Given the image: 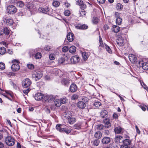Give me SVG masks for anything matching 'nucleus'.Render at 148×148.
Listing matches in <instances>:
<instances>
[{
  "label": "nucleus",
  "mask_w": 148,
  "mask_h": 148,
  "mask_svg": "<svg viewBox=\"0 0 148 148\" xmlns=\"http://www.w3.org/2000/svg\"><path fill=\"white\" fill-rule=\"evenodd\" d=\"M56 129L61 132H65L67 134H69L71 132V130L67 128V126L64 125L57 124L56 126Z\"/></svg>",
  "instance_id": "1"
},
{
  "label": "nucleus",
  "mask_w": 148,
  "mask_h": 148,
  "mask_svg": "<svg viewBox=\"0 0 148 148\" xmlns=\"http://www.w3.org/2000/svg\"><path fill=\"white\" fill-rule=\"evenodd\" d=\"M13 64L11 66L12 70L13 71H18L20 68L19 65V62L18 60H14L12 61Z\"/></svg>",
  "instance_id": "2"
},
{
  "label": "nucleus",
  "mask_w": 148,
  "mask_h": 148,
  "mask_svg": "<svg viewBox=\"0 0 148 148\" xmlns=\"http://www.w3.org/2000/svg\"><path fill=\"white\" fill-rule=\"evenodd\" d=\"M5 143L10 146H13L15 143V140L10 136H8L5 138Z\"/></svg>",
  "instance_id": "3"
},
{
  "label": "nucleus",
  "mask_w": 148,
  "mask_h": 148,
  "mask_svg": "<svg viewBox=\"0 0 148 148\" xmlns=\"http://www.w3.org/2000/svg\"><path fill=\"white\" fill-rule=\"evenodd\" d=\"M43 75L42 72L39 71H35L32 74V77L34 78L36 80H38L40 79Z\"/></svg>",
  "instance_id": "4"
},
{
  "label": "nucleus",
  "mask_w": 148,
  "mask_h": 148,
  "mask_svg": "<svg viewBox=\"0 0 148 148\" xmlns=\"http://www.w3.org/2000/svg\"><path fill=\"white\" fill-rule=\"evenodd\" d=\"M7 12L10 14H13L17 12L16 7L12 5H10L7 7Z\"/></svg>",
  "instance_id": "5"
},
{
  "label": "nucleus",
  "mask_w": 148,
  "mask_h": 148,
  "mask_svg": "<svg viewBox=\"0 0 148 148\" xmlns=\"http://www.w3.org/2000/svg\"><path fill=\"white\" fill-rule=\"evenodd\" d=\"M32 84L31 81L28 78H26L22 81V85L24 88H27L29 87Z\"/></svg>",
  "instance_id": "6"
},
{
  "label": "nucleus",
  "mask_w": 148,
  "mask_h": 148,
  "mask_svg": "<svg viewBox=\"0 0 148 148\" xmlns=\"http://www.w3.org/2000/svg\"><path fill=\"white\" fill-rule=\"evenodd\" d=\"M138 66L139 67H142L144 70H148V63L144 62L143 61H140L138 62Z\"/></svg>",
  "instance_id": "7"
},
{
  "label": "nucleus",
  "mask_w": 148,
  "mask_h": 148,
  "mask_svg": "<svg viewBox=\"0 0 148 148\" xmlns=\"http://www.w3.org/2000/svg\"><path fill=\"white\" fill-rule=\"evenodd\" d=\"M25 5L30 11H32L35 10V7L34 6V4L32 2H26L25 3Z\"/></svg>",
  "instance_id": "8"
},
{
  "label": "nucleus",
  "mask_w": 148,
  "mask_h": 148,
  "mask_svg": "<svg viewBox=\"0 0 148 148\" xmlns=\"http://www.w3.org/2000/svg\"><path fill=\"white\" fill-rule=\"evenodd\" d=\"M70 79L67 77L63 78L61 82L62 84L64 86H68L70 84Z\"/></svg>",
  "instance_id": "9"
},
{
  "label": "nucleus",
  "mask_w": 148,
  "mask_h": 148,
  "mask_svg": "<svg viewBox=\"0 0 148 148\" xmlns=\"http://www.w3.org/2000/svg\"><path fill=\"white\" fill-rule=\"evenodd\" d=\"M80 60V58L79 56H73L70 59V60L72 63L76 64Z\"/></svg>",
  "instance_id": "10"
},
{
  "label": "nucleus",
  "mask_w": 148,
  "mask_h": 148,
  "mask_svg": "<svg viewBox=\"0 0 148 148\" xmlns=\"http://www.w3.org/2000/svg\"><path fill=\"white\" fill-rule=\"evenodd\" d=\"M129 58L130 61L132 63H134L137 61V57L135 55L133 54L129 55Z\"/></svg>",
  "instance_id": "11"
},
{
  "label": "nucleus",
  "mask_w": 148,
  "mask_h": 148,
  "mask_svg": "<svg viewBox=\"0 0 148 148\" xmlns=\"http://www.w3.org/2000/svg\"><path fill=\"white\" fill-rule=\"evenodd\" d=\"M116 42L117 44L120 46H123L124 45V41L122 36L119 37Z\"/></svg>",
  "instance_id": "12"
},
{
  "label": "nucleus",
  "mask_w": 148,
  "mask_h": 148,
  "mask_svg": "<svg viewBox=\"0 0 148 148\" xmlns=\"http://www.w3.org/2000/svg\"><path fill=\"white\" fill-rule=\"evenodd\" d=\"M54 98V97L52 95H47L45 97L44 96V99L45 101L50 102L51 101L53 100Z\"/></svg>",
  "instance_id": "13"
},
{
  "label": "nucleus",
  "mask_w": 148,
  "mask_h": 148,
  "mask_svg": "<svg viewBox=\"0 0 148 148\" xmlns=\"http://www.w3.org/2000/svg\"><path fill=\"white\" fill-rule=\"evenodd\" d=\"M103 123L104 124V127L106 128H109L111 127V124L110 122V119L106 118L103 120Z\"/></svg>",
  "instance_id": "14"
},
{
  "label": "nucleus",
  "mask_w": 148,
  "mask_h": 148,
  "mask_svg": "<svg viewBox=\"0 0 148 148\" xmlns=\"http://www.w3.org/2000/svg\"><path fill=\"white\" fill-rule=\"evenodd\" d=\"M44 97V95L41 93H37L34 96L35 99L38 101L42 99Z\"/></svg>",
  "instance_id": "15"
},
{
  "label": "nucleus",
  "mask_w": 148,
  "mask_h": 148,
  "mask_svg": "<svg viewBox=\"0 0 148 148\" xmlns=\"http://www.w3.org/2000/svg\"><path fill=\"white\" fill-rule=\"evenodd\" d=\"M110 141L111 139L110 138L105 136L102 139L101 142L103 144H107L110 143Z\"/></svg>",
  "instance_id": "16"
},
{
  "label": "nucleus",
  "mask_w": 148,
  "mask_h": 148,
  "mask_svg": "<svg viewBox=\"0 0 148 148\" xmlns=\"http://www.w3.org/2000/svg\"><path fill=\"white\" fill-rule=\"evenodd\" d=\"M3 21L7 25H12L14 23L13 20L10 18H5L3 19Z\"/></svg>",
  "instance_id": "17"
},
{
  "label": "nucleus",
  "mask_w": 148,
  "mask_h": 148,
  "mask_svg": "<svg viewBox=\"0 0 148 148\" xmlns=\"http://www.w3.org/2000/svg\"><path fill=\"white\" fill-rule=\"evenodd\" d=\"M67 40L69 42L72 41L74 38V36L73 34L71 33H68L66 36Z\"/></svg>",
  "instance_id": "18"
},
{
  "label": "nucleus",
  "mask_w": 148,
  "mask_h": 148,
  "mask_svg": "<svg viewBox=\"0 0 148 148\" xmlns=\"http://www.w3.org/2000/svg\"><path fill=\"white\" fill-rule=\"evenodd\" d=\"M38 11L40 12L45 14H47L49 11V9L48 8H44L42 7L39 8H38Z\"/></svg>",
  "instance_id": "19"
},
{
  "label": "nucleus",
  "mask_w": 148,
  "mask_h": 148,
  "mask_svg": "<svg viewBox=\"0 0 148 148\" xmlns=\"http://www.w3.org/2000/svg\"><path fill=\"white\" fill-rule=\"evenodd\" d=\"M86 104L83 101H79L77 103V106L80 108L83 109L86 107Z\"/></svg>",
  "instance_id": "20"
},
{
  "label": "nucleus",
  "mask_w": 148,
  "mask_h": 148,
  "mask_svg": "<svg viewBox=\"0 0 148 148\" xmlns=\"http://www.w3.org/2000/svg\"><path fill=\"white\" fill-rule=\"evenodd\" d=\"M70 89L71 92H75L77 89V87L76 85L74 84H72L70 86Z\"/></svg>",
  "instance_id": "21"
},
{
  "label": "nucleus",
  "mask_w": 148,
  "mask_h": 148,
  "mask_svg": "<svg viewBox=\"0 0 148 148\" xmlns=\"http://www.w3.org/2000/svg\"><path fill=\"white\" fill-rule=\"evenodd\" d=\"M115 141L116 143H120L123 142V137L120 136H117L115 138Z\"/></svg>",
  "instance_id": "22"
},
{
  "label": "nucleus",
  "mask_w": 148,
  "mask_h": 148,
  "mask_svg": "<svg viewBox=\"0 0 148 148\" xmlns=\"http://www.w3.org/2000/svg\"><path fill=\"white\" fill-rule=\"evenodd\" d=\"M77 2V4L80 5L81 8L85 9L86 8V5L84 3L83 1L81 0H78Z\"/></svg>",
  "instance_id": "23"
},
{
  "label": "nucleus",
  "mask_w": 148,
  "mask_h": 148,
  "mask_svg": "<svg viewBox=\"0 0 148 148\" xmlns=\"http://www.w3.org/2000/svg\"><path fill=\"white\" fill-rule=\"evenodd\" d=\"M76 27L77 29H85L88 28V26L85 24L78 25Z\"/></svg>",
  "instance_id": "24"
},
{
  "label": "nucleus",
  "mask_w": 148,
  "mask_h": 148,
  "mask_svg": "<svg viewBox=\"0 0 148 148\" xmlns=\"http://www.w3.org/2000/svg\"><path fill=\"white\" fill-rule=\"evenodd\" d=\"M120 30V27L116 25H113L112 28V31L115 33L118 32Z\"/></svg>",
  "instance_id": "25"
},
{
  "label": "nucleus",
  "mask_w": 148,
  "mask_h": 148,
  "mask_svg": "<svg viewBox=\"0 0 148 148\" xmlns=\"http://www.w3.org/2000/svg\"><path fill=\"white\" fill-rule=\"evenodd\" d=\"M102 134L100 131H97L94 134V137L98 139L102 137Z\"/></svg>",
  "instance_id": "26"
},
{
  "label": "nucleus",
  "mask_w": 148,
  "mask_h": 148,
  "mask_svg": "<svg viewBox=\"0 0 148 148\" xmlns=\"http://www.w3.org/2000/svg\"><path fill=\"white\" fill-rule=\"evenodd\" d=\"M68 120L69 123L70 124H73L76 122L75 118L72 116Z\"/></svg>",
  "instance_id": "27"
},
{
  "label": "nucleus",
  "mask_w": 148,
  "mask_h": 148,
  "mask_svg": "<svg viewBox=\"0 0 148 148\" xmlns=\"http://www.w3.org/2000/svg\"><path fill=\"white\" fill-rule=\"evenodd\" d=\"M108 114L107 111L105 110H102L100 113L101 116L102 118L105 117Z\"/></svg>",
  "instance_id": "28"
},
{
  "label": "nucleus",
  "mask_w": 148,
  "mask_h": 148,
  "mask_svg": "<svg viewBox=\"0 0 148 148\" xmlns=\"http://www.w3.org/2000/svg\"><path fill=\"white\" fill-rule=\"evenodd\" d=\"M123 145L128 146H129V145L131 143V140L128 139H125L124 140H123Z\"/></svg>",
  "instance_id": "29"
},
{
  "label": "nucleus",
  "mask_w": 148,
  "mask_h": 148,
  "mask_svg": "<svg viewBox=\"0 0 148 148\" xmlns=\"http://www.w3.org/2000/svg\"><path fill=\"white\" fill-rule=\"evenodd\" d=\"M64 117L68 119L72 116L71 113L69 112H65L64 114Z\"/></svg>",
  "instance_id": "30"
},
{
  "label": "nucleus",
  "mask_w": 148,
  "mask_h": 148,
  "mask_svg": "<svg viewBox=\"0 0 148 148\" xmlns=\"http://www.w3.org/2000/svg\"><path fill=\"white\" fill-rule=\"evenodd\" d=\"M55 105L57 107L60 106L61 105V103L60 100L56 99L54 101Z\"/></svg>",
  "instance_id": "31"
},
{
  "label": "nucleus",
  "mask_w": 148,
  "mask_h": 148,
  "mask_svg": "<svg viewBox=\"0 0 148 148\" xmlns=\"http://www.w3.org/2000/svg\"><path fill=\"white\" fill-rule=\"evenodd\" d=\"M82 56L83 59L85 60H87L89 57L88 53L85 52L82 53Z\"/></svg>",
  "instance_id": "32"
},
{
  "label": "nucleus",
  "mask_w": 148,
  "mask_h": 148,
  "mask_svg": "<svg viewBox=\"0 0 148 148\" xmlns=\"http://www.w3.org/2000/svg\"><path fill=\"white\" fill-rule=\"evenodd\" d=\"M122 131V128L120 127H118L114 129V131L116 133H120Z\"/></svg>",
  "instance_id": "33"
},
{
  "label": "nucleus",
  "mask_w": 148,
  "mask_h": 148,
  "mask_svg": "<svg viewBox=\"0 0 148 148\" xmlns=\"http://www.w3.org/2000/svg\"><path fill=\"white\" fill-rule=\"evenodd\" d=\"M76 50V47L73 46H71L69 49V52L71 53H75Z\"/></svg>",
  "instance_id": "34"
},
{
  "label": "nucleus",
  "mask_w": 148,
  "mask_h": 148,
  "mask_svg": "<svg viewBox=\"0 0 148 148\" xmlns=\"http://www.w3.org/2000/svg\"><path fill=\"white\" fill-rule=\"evenodd\" d=\"M6 52L5 48L3 47H1L0 48V54L1 55H3L5 54Z\"/></svg>",
  "instance_id": "35"
},
{
  "label": "nucleus",
  "mask_w": 148,
  "mask_h": 148,
  "mask_svg": "<svg viewBox=\"0 0 148 148\" xmlns=\"http://www.w3.org/2000/svg\"><path fill=\"white\" fill-rule=\"evenodd\" d=\"M92 143L93 145L97 146L100 143V141L98 139H97L92 141Z\"/></svg>",
  "instance_id": "36"
},
{
  "label": "nucleus",
  "mask_w": 148,
  "mask_h": 148,
  "mask_svg": "<svg viewBox=\"0 0 148 148\" xmlns=\"http://www.w3.org/2000/svg\"><path fill=\"white\" fill-rule=\"evenodd\" d=\"M17 5L21 8H22L24 5V3L22 1H17L16 3Z\"/></svg>",
  "instance_id": "37"
},
{
  "label": "nucleus",
  "mask_w": 148,
  "mask_h": 148,
  "mask_svg": "<svg viewBox=\"0 0 148 148\" xmlns=\"http://www.w3.org/2000/svg\"><path fill=\"white\" fill-rule=\"evenodd\" d=\"M92 22L93 24H96L99 22L98 18L96 17H93L92 19Z\"/></svg>",
  "instance_id": "38"
},
{
  "label": "nucleus",
  "mask_w": 148,
  "mask_h": 148,
  "mask_svg": "<svg viewBox=\"0 0 148 148\" xmlns=\"http://www.w3.org/2000/svg\"><path fill=\"white\" fill-rule=\"evenodd\" d=\"M123 6L120 3H118L117 4L116 8L117 10H121L123 8Z\"/></svg>",
  "instance_id": "39"
},
{
  "label": "nucleus",
  "mask_w": 148,
  "mask_h": 148,
  "mask_svg": "<svg viewBox=\"0 0 148 148\" xmlns=\"http://www.w3.org/2000/svg\"><path fill=\"white\" fill-rule=\"evenodd\" d=\"M3 30L4 34H5L6 35H8L9 34L10 32V31L8 28L6 27H3Z\"/></svg>",
  "instance_id": "40"
},
{
  "label": "nucleus",
  "mask_w": 148,
  "mask_h": 148,
  "mask_svg": "<svg viewBox=\"0 0 148 148\" xmlns=\"http://www.w3.org/2000/svg\"><path fill=\"white\" fill-rule=\"evenodd\" d=\"M42 57V55L40 53H37L35 56V58L36 59H40Z\"/></svg>",
  "instance_id": "41"
},
{
  "label": "nucleus",
  "mask_w": 148,
  "mask_h": 148,
  "mask_svg": "<svg viewBox=\"0 0 148 148\" xmlns=\"http://www.w3.org/2000/svg\"><path fill=\"white\" fill-rule=\"evenodd\" d=\"M61 103L64 104L66 103L67 101V99L65 97H63L60 99Z\"/></svg>",
  "instance_id": "42"
},
{
  "label": "nucleus",
  "mask_w": 148,
  "mask_h": 148,
  "mask_svg": "<svg viewBox=\"0 0 148 148\" xmlns=\"http://www.w3.org/2000/svg\"><path fill=\"white\" fill-rule=\"evenodd\" d=\"M53 5L56 7H57L59 6L60 3V2L58 1H54L52 3Z\"/></svg>",
  "instance_id": "43"
},
{
  "label": "nucleus",
  "mask_w": 148,
  "mask_h": 148,
  "mask_svg": "<svg viewBox=\"0 0 148 148\" xmlns=\"http://www.w3.org/2000/svg\"><path fill=\"white\" fill-rule=\"evenodd\" d=\"M122 21V18H118L116 19V23L117 24L120 25L121 24Z\"/></svg>",
  "instance_id": "44"
},
{
  "label": "nucleus",
  "mask_w": 148,
  "mask_h": 148,
  "mask_svg": "<svg viewBox=\"0 0 148 148\" xmlns=\"http://www.w3.org/2000/svg\"><path fill=\"white\" fill-rule=\"evenodd\" d=\"M99 47H104V45L103 43L102 38L101 37L99 36Z\"/></svg>",
  "instance_id": "45"
},
{
  "label": "nucleus",
  "mask_w": 148,
  "mask_h": 148,
  "mask_svg": "<svg viewBox=\"0 0 148 148\" xmlns=\"http://www.w3.org/2000/svg\"><path fill=\"white\" fill-rule=\"evenodd\" d=\"M84 9H82L81 10V11H80L79 12V14L81 16H84L86 14L85 11L84 10Z\"/></svg>",
  "instance_id": "46"
},
{
  "label": "nucleus",
  "mask_w": 148,
  "mask_h": 148,
  "mask_svg": "<svg viewBox=\"0 0 148 148\" xmlns=\"http://www.w3.org/2000/svg\"><path fill=\"white\" fill-rule=\"evenodd\" d=\"M105 48L106 51L110 53H112L111 49L110 47L107 45H106L105 44Z\"/></svg>",
  "instance_id": "47"
},
{
  "label": "nucleus",
  "mask_w": 148,
  "mask_h": 148,
  "mask_svg": "<svg viewBox=\"0 0 148 148\" xmlns=\"http://www.w3.org/2000/svg\"><path fill=\"white\" fill-rule=\"evenodd\" d=\"M103 127V125L101 124H99L97 126V128L98 130H102Z\"/></svg>",
  "instance_id": "48"
},
{
  "label": "nucleus",
  "mask_w": 148,
  "mask_h": 148,
  "mask_svg": "<svg viewBox=\"0 0 148 148\" xmlns=\"http://www.w3.org/2000/svg\"><path fill=\"white\" fill-rule=\"evenodd\" d=\"M65 61V59L64 58H59L58 60V62L59 64H61L63 63Z\"/></svg>",
  "instance_id": "49"
},
{
  "label": "nucleus",
  "mask_w": 148,
  "mask_h": 148,
  "mask_svg": "<svg viewBox=\"0 0 148 148\" xmlns=\"http://www.w3.org/2000/svg\"><path fill=\"white\" fill-rule=\"evenodd\" d=\"M94 105L96 107H99L101 106V103L99 101H95L94 103Z\"/></svg>",
  "instance_id": "50"
},
{
  "label": "nucleus",
  "mask_w": 148,
  "mask_h": 148,
  "mask_svg": "<svg viewBox=\"0 0 148 148\" xmlns=\"http://www.w3.org/2000/svg\"><path fill=\"white\" fill-rule=\"evenodd\" d=\"M78 96L76 94H74L71 97V99L72 100L77 99H78Z\"/></svg>",
  "instance_id": "51"
},
{
  "label": "nucleus",
  "mask_w": 148,
  "mask_h": 148,
  "mask_svg": "<svg viewBox=\"0 0 148 148\" xmlns=\"http://www.w3.org/2000/svg\"><path fill=\"white\" fill-rule=\"evenodd\" d=\"M5 68V64L3 62H0V69L1 70H3Z\"/></svg>",
  "instance_id": "52"
},
{
  "label": "nucleus",
  "mask_w": 148,
  "mask_h": 148,
  "mask_svg": "<svg viewBox=\"0 0 148 148\" xmlns=\"http://www.w3.org/2000/svg\"><path fill=\"white\" fill-rule=\"evenodd\" d=\"M49 58L50 60H53L55 59V55L53 54H50L49 55Z\"/></svg>",
  "instance_id": "53"
},
{
  "label": "nucleus",
  "mask_w": 148,
  "mask_h": 148,
  "mask_svg": "<svg viewBox=\"0 0 148 148\" xmlns=\"http://www.w3.org/2000/svg\"><path fill=\"white\" fill-rule=\"evenodd\" d=\"M69 48L67 46H65L62 49V51L63 52H66L68 51Z\"/></svg>",
  "instance_id": "54"
},
{
  "label": "nucleus",
  "mask_w": 148,
  "mask_h": 148,
  "mask_svg": "<svg viewBox=\"0 0 148 148\" xmlns=\"http://www.w3.org/2000/svg\"><path fill=\"white\" fill-rule=\"evenodd\" d=\"M141 84L143 87L148 92V87L143 82H141Z\"/></svg>",
  "instance_id": "55"
},
{
  "label": "nucleus",
  "mask_w": 148,
  "mask_h": 148,
  "mask_svg": "<svg viewBox=\"0 0 148 148\" xmlns=\"http://www.w3.org/2000/svg\"><path fill=\"white\" fill-rule=\"evenodd\" d=\"M10 84L14 88H15L16 89L17 88V86L16 84L14 82H13L12 81H11L10 82Z\"/></svg>",
  "instance_id": "56"
},
{
  "label": "nucleus",
  "mask_w": 148,
  "mask_h": 148,
  "mask_svg": "<svg viewBox=\"0 0 148 148\" xmlns=\"http://www.w3.org/2000/svg\"><path fill=\"white\" fill-rule=\"evenodd\" d=\"M70 14V12L69 10H66L64 12V15L67 16H69Z\"/></svg>",
  "instance_id": "57"
},
{
  "label": "nucleus",
  "mask_w": 148,
  "mask_h": 148,
  "mask_svg": "<svg viewBox=\"0 0 148 148\" xmlns=\"http://www.w3.org/2000/svg\"><path fill=\"white\" fill-rule=\"evenodd\" d=\"M27 67L28 68L31 69H34V65L32 64H27Z\"/></svg>",
  "instance_id": "58"
},
{
  "label": "nucleus",
  "mask_w": 148,
  "mask_h": 148,
  "mask_svg": "<svg viewBox=\"0 0 148 148\" xmlns=\"http://www.w3.org/2000/svg\"><path fill=\"white\" fill-rule=\"evenodd\" d=\"M121 14V13H119L118 12H116L115 14V17L116 18V19L118 18H120V16Z\"/></svg>",
  "instance_id": "59"
},
{
  "label": "nucleus",
  "mask_w": 148,
  "mask_h": 148,
  "mask_svg": "<svg viewBox=\"0 0 148 148\" xmlns=\"http://www.w3.org/2000/svg\"><path fill=\"white\" fill-rule=\"evenodd\" d=\"M45 49L47 51H49L51 49V47L49 46H46L44 47Z\"/></svg>",
  "instance_id": "60"
},
{
  "label": "nucleus",
  "mask_w": 148,
  "mask_h": 148,
  "mask_svg": "<svg viewBox=\"0 0 148 148\" xmlns=\"http://www.w3.org/2000/svg\"><path fill=\"white\" fill-rule=\"evenodd\" d=\"M30 89L29 88H28L25 90H24L23 91V92L25 94L27 95L29 92L30 91Z\"/></svg>",
  "instance_id": "61"
},
{
  "label": "nucleus",
  "mask_w": 148,
  "mask_h": 148,
  "mask_svg": "<svg viewBox=\"0 0 148 148\" xmlns=\"http://www.w3.org/2000/svg\"><path fill=\"white\" fill-rule=\"evenodd\" d=\"M120 148H130V147L128 146L123 144L121 145Z\"/></svg>",
  "instance_id": "62"
},
{
  "label": "nucleus",
  "mask_w": 148,
  "mask_h": 148,
  "mask_svg": "<svg viewBox=\"0 0 148 148\" xmlns=\"http://www.w3.org/2000/svg\"><path fill=\"white\" fill-rule=\"evenodd\" d=\"M88 99L87 97H84V98H83L82 100L83 102L84 101L85 102H87L88 101Z\"/></svg>",
  "instance_id": "63"
},
{
  "label": "nucleus",
  "mask_w": 148,
  "mask_h": 148,
  "mask_svg": "<svg viewBox=\"0 0 148 148\" xmlns=\"http://www.w3.org/2000/svg\"><path fill=\"white\" fill-rule=\"evenodd\" d=\"M106 148H119L117 146H113L112 145L108 147H107Z\"/></svg>",
  "instance_id": "64"
}]
</instances>
